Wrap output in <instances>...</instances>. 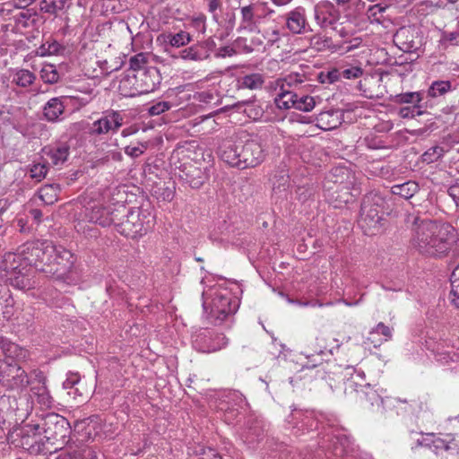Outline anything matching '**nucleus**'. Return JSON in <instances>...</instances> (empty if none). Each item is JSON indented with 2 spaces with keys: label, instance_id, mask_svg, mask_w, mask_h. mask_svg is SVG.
<instances>
[{
  "label": "nucleus",
  "instance_id": "c85d7f7f",
  "mask_svg": "<svg viewBox=\"0 0 459 459\" xmlns=\"http://www.w3.org/2000/svg\"><path fill=\"white\" fill-rule=\"evenodd\" d=\"M35 247H37V251L35 252L37 255L39 266L36 269L39 271V268L41 265H45L46 263L52 258L56 251V246L49 240H35Z\"/></svg>",
  "mask_w": 459,
  "mask_h": 459
},
{
  "label": "nucleus",
  "instance_id": "7c9ffc66",
  "mask_svg": "<svg viewBox=\"0 0 459 459\" xmlns=\"http://www.w3.org/2000/svg\"><path fill=\"white\" fill-rule=\"evenodd\" d=\"M208 53L204 47L200 45H193L189 48L181 49L176 56L183 60L201 61L208 57Z\"/></svg>",
  "mask_w": 459,
  "mask_h": 459
},
{
  "label": "nucleus",
  "instance_id": "8fccbe9b",
  "mask_svg": "<svg viewBox=\"0 0 459 459\" xmlns=\"http://www.w3.org/2000/svg\"><path fill=\"white\" fill-rule=\"evenodd\" d=\"M310 45L313 48H315L317 51H325L331 48L332 39L328 37L314 35L310 39Z\"/></svg>",
  "mask_w": 459,
  "mask_h": 459
},
{
  "label": "nucleus",
  "instance_id": "20e7f679",
  "mask_svg": "<svg viewBox=\"0 0 459 459\" xmlns=\"http://www.w3.org/2000/svg\"><path fill=\"white\" fill-rule=\"evenodd\" d=\"M203 307L208 318L215 325H221L229 316L235 314L239 300L222 285L210 287L203 292Z\"/></svg>",
  "mask_w": 459,
  "mask_h": 459
},
{
  "label": "nucleus",
  "instance_id": "69168bd1",
  "mask_svg": "<svg viewBox=\"0 0 459 459\" xmlns=\"http://www.w3.org/2000/svg\"><path fill=\"white\" fill-rule=\"evenodd\" d=\"M223 26L225 27L228 33L232 31L236 23L235 13L232 11L225 13L223 16Z\"/></svg>",
  "mask_w": 459,
  "mask_h": 459
},
{
  "label": "nucleus",
  "instance_id": "a211bd4d",
  "mask_svg": "<svg viewBox=\"0 0 459 459\" xmlns=\"http://www.w3.org/2000/svg\"><path fill=\"white\" fill-rule=\"evenodd\" d=\"M356 393L357 399L361 402H366L370 405H377L383 403V400L380 394L374 389L370 384H362L353 379L345 384V393L352 394Z\"/></svg>",
  "mask_w": 459,
  "mask_h": 459
},
{
  "label": "nucleus",
  "instance_id": "774afa93",
  "mask_svg": "<svg viewBox=\"0 0 459 459\" xmlns=\"http://www.w3.org/2000/svg\"><path fill=\"white\" fill-rule=\"evenodd\" d=\"M197 459H222L221 455L213 448H206L202 451Z\"/></svg>",
  "mask_w": 459,
  "mask_h": 459
},
{
  "label": "nucleus",
  "instance_id": "7ed1b4c3",
  "mask_svg": "<svg viewBox=\"0 0 459 459\" xmlns=\"http://www.w3.org/2000/svg\"><path fill=\"white\" fill-rule=\"evenodd\" d=\"M219 156L227 164L241 169L255 167L264 159V149L256 139L248 134L237 140H226L219 147Z\"/></svg>",
  "mask_w": 459,
  "mask_h": 459
},
{
  "label": "nucleus",
  "instance_id": "5fc2aeb1",
  "mask_svg": "<svg viewBox=\"0 0 459 459\" xmlns=\"http://www.w3.org/2000/svg\"><path fill=\"white\" fill-rule=\"evenodd\" d=\"M263 38L265 39V48H271L281 40V33L277 27L273 28L271 30H265L263 33Z\"/></svg>",
  "mask_w": 459,
  "mask_h": 459
},
{
  "label": "nucleus",
  "instance_id": "bb28decb",
  "mask_svg": "<svg viewBox=\"0 0 459 459\" xmlns=\"http://www.w3.org/2000/svg\"><path fill=\"white\" fill-rule=\"evenodd\" d=\"M4 356L10 362L14 359L24 357V351L16 343L9 339L0 336V356Z\"/></svg>",
  "mask_w": 459,
  "mask_h": 459
},
{
  "label": "nucleus",
  "instance_id": "052dcab7",
  "mask_svg": "<svg viewBox=\"0 0 459 459\" xmlns=\"http://www.w3.org/2000/svg\"><path fill=\"white\" fill-rule=\"evenodd\" d=\"M341 77H344L346 79H357L359 78L363 74V70L359 66H351L347 68H343L340 70Z\"/></svg>",
  "mask_w": 459,
  "mask_h": 459
},
{
  "label": "nucleus",
  "instance_id": "0eeeda50",
  "mask_svg": "<svg viewBox=\"0 0 459 459\" xmlns=\"http://www.w3.org/2000/svg\"><path fill=\"white\" fill-rule=\"evenodd\" d=\"M385 199L377 193L367 194L361 203L359 225L366 235H375L381 228Z\"/></svg>",
  "mask_w": 459,
  "mask_h": 459
},
{
  "label": "nucleus",
  "instance_id": "39448f33",
  "mask_svg": "<svg viewBox=\"0 0 459 459\" xmlns=\"http://www.w3.org/2000/svg\"><path fill=\"white\" fill-rule=\"evenodd\" d=\"M161 76L156 67H150L145 72L126 73L120 80L118 91L126 98H134L154 91L160 84Z\"/></svg>",
  "mask_w": 459,
  "mask_h": 459
},
{
  "label": "nucleus",
  "instance_id": "f704fd0d",
  "mask_svg": "<svg viewBox=\"0 0 459 459\" xmlns=\"http://www.w3.org/2000/svg\"><path fill=\"white\" fill-rule=\"evenodd\" d=\"M36 75L27 69L16 70L13 74L12 82L22 88H27L34 83Z\"/></svg>",
  "mask_w": 459,
  "mask_h": 459
},
{
  "label": "nucleus",
  "instance_id": "13d9d810",
  "mask_svg": "<svg viewBox=\"0 0 459 459\" xmlns=\"http://www.w3.org/2000/svg\"><path fill=\"white\" fill-rule=\"evenodd\" d=\"M171 108V104L169 101H159L148 108L150 116H159Z\"/></svg>",
  "mask_w": 459,
  "mask_h": 459
},
{
  "label": "nucleus",
  "instance_id": "bf43d9fd",
  "mask_svg": "<svg viewBox=\"0 0 459 459\" xmlns=\"http://www.w3.org/2000/svg\"><path fill=\"white\" fill-rule=\"evenodd\" d=\"M314 188L309 186H301L297 188L296 194L301 203H306L314 195Z\"/></svg>",
  "mask_w": 459,
  "mask_h": 459
},
{
  "label": "nucleus",
  "instance_id": "ea45409f",
  "mask_svg": "<svg viewBox=\"0 0 459 459\" xmlns=\"http://www.w3.org/2000/svg\"><path fill=\"white\" fill-rule=\"evenodd\" d=\"M387 9V5H382L381 4H377L373 5L368 6L367 9V17L371 23H382L384 21V13Z\"/></svg>",
  "mask_w": 459,
  "mask_h": 459
},
{
  "label": "nucleus",
  "instance_id": "58836bf2",
  "mask_svg": "<svg viewBox=\"0 0 459 459\" xmlns=\"http://www.w3.org/2000/svg\"><path fill=\"white\" fill-rule=\"evenodd\" d=\"M423 93L420 91H408L394 96V101L398 104L420 105Z\"/></svg>",
  "mask_w": 459,
  "mask_h": 459
},
{
  "label": "nucleus",
  "instance_id": "de8ad7c7",
  "mask_svg": "<svg viewBox=\"0 0 459 459\" xmlns=\"http://www.w3.org/2000/svg\"><path fill=\"white\" fill-rule=\"evenodd\" d=\"M315 105L316 102L313 97L300 92L298 102L294 104L293 108L303 112H309L315 108Z\"/></svg>",
  "mask_w": 459,
  "mask_h": 459
},
{
  "label": "nucleus",
  "instance_id": "864d4df0",
  "mask_svg": "<svg viewBox=\"0 0 459 459\" xmlns=\"http://www.w3.org/2000/svg\"><path fill=\"white\" fill-rule=\"evenodd\" d=\"M421 105L403 107L399 109V116L403 118H413L423 114Z\"/></svg>",
  "mask_w": 459,
  "mask_h": 459
},
{
  "label": "nucleus",
  "instance_id": "09e8293b",
  "mask_svg": "<svg viewBox=\"0 0 459 459\" xmlns=\"http://www.w3.org/2000/svg\"><path fill=\"white\" fill-rule=\"evenodd\" d=\"M48 168L44 163H35L29 169V175L35 182H40L48 174Z\"/></svg>",
  "mask_w": 459,
  "mask_h": 459
},
{
  "label": "nucleus",
  "instance_id": "423d86ee",
  "mask_svg": "<svg viewBox=\"0 0 459 459\" xmlns=\"http://www.w3.org/2000/svg\"><path fill=\"white\" fill-rule=\"evenodd\" d=\"M115 229L128 238H137L145 235L154 225V215L149 210L126 207V213L118 216Z\"/></svg>",
  "mask_w": 459,
  "mask_h": 459
},
{
  "label": "nucleus",
  "instance_id": "6e6d98bb",
  "mask_svg": "<svg viewBox=\"0 0 459 459\" xmlns=\"http://www.w3.org/2000/svg\"><path fill=\"white\" fill-rule=\"evenodd\" d=\"M397 402L407 403L409 405V407L405 408V409L407 411H409L411 414L419 413L423 408L422 402L420 401V399L417 397L411 398V399L397 398Z\"/></svg>",
  "mask_w": 459,
  "mask_h": 459
},
{
  "label": "nucleus",
  "instance_id": "412c9836",
  "mask_svg": "<svg viewBox=\"0 0 459 459\" xmlns=\"http://www.w3.org/2000/svg\"><path fill=\"white\" fill-rule=\"evenodd\" d=\"M286 26L293 34H304L312 31L303 7H297L287 14Z\"/></svg>",
  "mask_w": 459,
  "mask_h": 459
},
{
  "label": "nucleus",
  "instance_id": "72a5a7b5",
  "mask_svg": "<svg viewBox=\"0 0 459 459\" xmlns=\"http://www.w3.org/2000/svg\"><path fill=\"white\" fill-rule=\"evenodd\" d=\"M295 97V91L281 86V91L274 99L275 105L280 109H290L294 108L292 98Z\"/></svg>",
  "mask_w": 459,
  "mask_h": 459
},
{
  "label": "nucleus",
  "instance_id": "dca6fc26",
  "mask_svg": "<svg viewBox=\"0 0 459 459\" xmlns=\"http://www.w3.org/2000/svg\"><path fill=\"white\" fill-rule=\"evenodd\" d=\"M126 213V206L119 204L117 207H104L94 205L86 213L89 221L99 224L102 227H108L116 224L118 221V216H123Z\"/></svg>",
  "mask_w": 459,
  "mask_h": 459
},
{
  "label": "nucleus",
  "instance_id": "c9c22d12",
  "mask_svg": "<svg viewBox=\"0 0 459 459\" xmlns=\"http://www.w3.org/2000/svg\"><path fill=\"white\" fill-rule=\"evenodd\" d=\"M453 90L450 81H434L427 91V96L429 98H437L444 96Z\"/></svg>",
  "mask_w": 459,
  "mask_h": 459
},
{
  "label": "nucleus",
  "instance_id": "3c124183",
  "mask_svg": "<svg viewBox=\"0 0 459 459\" xmlns=\"http://www.w3.org/2000/svg\"><path fill=\"white\" fill-rule=\"evenodd\" d=\"M192 40L191 35L186 31H179L169 38V44L172 47L179 48L188 44Z\"/></svg>",
  "mask_w": 459,
  "mask_h": 459
},
{
  "label": "nucleus",
  "instance_id": "2eb2a0df",
  "mask_svg": "<svg viewBox=\"0 0 459 459\" xmlns=\"http://www.w3.org/2000/svg\"><path fill=\"white\" fill-rule=\"evenodd\" d=\"M124 124V116L120 111L108 109L101 117L94 121L90 128L91 135H101L108 133L115 134Z\"/></svg>",
  "mask_w": 459,
  "mask_h": 459
},
{
  "label": "nucleus",
  "instance_id": "ddd939ff",
  "mask_svg": "<svg viewBox=\"0 0 459 459\" xmlns=\"http://www.w3.org/2000/svg\"><path fill=\"white\" fill-rule=\"evenodd\" d=\"M338 6L329 0L319 1L314 6V20L322 30H336L342 16Z\"/></svg>",
  "mask_w": 459,
  "mask_h": 459
},
{
  "label": "nucleus",
  "instance_id": "9d476101",
  "mask_svg": "<svg viewBox=\"0 0 459 459\" xmlns=\"http://www.w3.org/2000/svg\"><path fill=\"white\" fill-rule=\"evenodd\" d=\"M0 383L10 390L22 392L30 384L26 371L16 362H4L0 366Z\"/></svg>",
  "mask_w": 459,
  "mask_h": 459
},
{
  "label": "nucleus",
  "instance_id": "393cba45",
  "mask_svg": "<svg viewBox=\"0 0 459 459\" xmlns=\"http://www.w3.org/2000/svg\"><path fill=\"white\" fill-rule=\"evenodd\" d=\"M32 394L37 398V402L44 407L49 408L52 405L53 399L46 385V377L39 375V378L30 381Z\"/></svg>",
  "mask_w": 459,
  "mask_h": 459
},
{
  "label": "nucleus",
  "instance_id": "aec40b11",
  "mask_svg": "<svg viewBox=\"0 0 459 459\" xmlns=\"http://www.w3.org/2000/svg\"><path fill=\"white\" fill-rule=\"evenodd\" d=\"M241 19L237 29L238 32H259L258 24L262 16L258 13V7L248 4L240 8Z\"/></svg>",
  "mask_w": 459,
  "mask_h": 459
},
{
  "label": "nucleus",
  "instance_id": "5701e85b",
  "mask_svg": "<svg viewBox=\"0 0 459 459\" xmlns=\"http://www.w3.org/2000/svg\"><path fill=\"white\" fill-rule=\"evenodd\" d=\"M66 96L54 97L44 105L43 116L47 121L56 123L63 119L65 113Z\"/></svg>",
  "mask_w": 459,
  "mask_h": 459
},
{
  "label": "nucleus",
  "instance_id": "a878e982",
  "mask_svg": "<svg viewBox=\"0 0 459 459\" xmlns=\"http://www.w3.org/2000/svg\"><path fill=\"white\" fill-rule=\"evenodd\" d=\"M234 107L238 111L245 113L247 117L253 120L261 119L264 113V108L262 103L255 99L238 101L234 105Z\"/></svg>",
  "mask_w": 459,
  "mask_h": 459
},
{
  "label": "nucleus",
  "instance_id": "9b49d317",
  "mask_svg": "<svg viewBox=\"0 0 459 459\" xmlns=\"http://www.w3.org/2000/svg\"><path fill=\"white\" fill-rule=\"evenodd\" d=\"M35 240L28 241L21 245L15 252H8L4 255L5 264L10 269H15V266H24V268L38 267L39 262L36 252Z\"/></svg>",
  "mask_w": 459,
  "mask_h": 459
},
{
  "label": "nucleus",
  "instance_id": "680f3d73",
  "mask_svg": "<svg viewBox=\"0 0 459 459\" xmlns=\"http://www.w3.org/2000/svg\"><path fill=\"white\" fill-rule=\"evenodd\" d=\"M147 147L146 143H140L138 146L128 145L125 148V153L132 158H137L145 152Z\"/></svg>",
  "mask_w": 459,
  "mask_h": 459
},
{
  "label": "nucleus",
  "instance_id": "338daca9",
  "mask_svg": "<svg viewBox=\"0 0 459 459\" xmlns=\"http://www.w3.org/2000/svg\"><path fill=\"white\" fill-rule=\"evenodd\" d=\"M46 42H47V47H48L49 56L59 55L60 53H62L65 50V47L55 39L47 40Z\"/></svg>",
  "mask_w": 459,
  "mask_h": 459
},
{
  "label": "nucleus",
  "instance_id": "603ef678",
  "mask_svg": "<svg viewBox=\"0 0 459 459\" xmlns=\"http://www.w3.org/2000/svg\"><path fill=\"white\" fill-rule=\"evenodd\" d=\"M349 7V14L355 18L359 17L363 13L367 14V5L363 0H352L350 4L346 5Z\"/></svg>",
  "mask_w": 459,
  "mask_h": 459
},
{
  "label": "nucleus",
  "instance_id": "49530a36",
  "mask_svg": "<svg viewBox=\"0 0 459 459\" xmlns=\"http://www.w3.org/2000/svg\"><path fill=\"white\" fill-rule=\"evenodd\" d=\"M446 152L442 146H432L423 153L422 160L426 163L436 162L444 156Z\"/></svg>",
  "mask_w": 459,
  "mask_h": 459
},
{
  "label": "nucleus",
  "instance_id": "4be33fe9",
  "mask_svg": "<svg viewBox=\"0 0 459 459\" xmlns=\"http://www.w3.org/2000/svg\"><path fill=\"white\" fill-rule=\"evenodd\" d=\"M70 143L58 141L42 149L49 162L54 166H62L70 155Z\"/></svg>",
  "mask_w": 459,
  "mask_h": 459
},
{
  "label": "nucleus",
  "instance_id": "6ab92c4d",
  "mask_svg": "<svg viewBox=\"0 0 459 459\" xmlns=\"http://www.w3.org/2000/svg\"><path fill=\"white\" fill-rule=\"evenodd\" d=\"M178 178L192 188H200L208 176L195 163L187 162L179 167Z\"/></svg>",
  "mask_w": 459,
  "mask_h": 459
},
{
  "label": "nucleus",
  "instance_id": "a19ab883",
  "mask_svg": "<svg viewBox=\"0 0 459 459\" xmlns=\"http://www.w3.org/2000/svg\"><path fill=\"white\" fill-rule=\"evenodd\" d=\"M40 77L45 83L54 84L59 80V73L54 65L47 64L40 70Z\"/></svg>",
  "mask_w": 459,
  "mask_h": 459
},
{
  "label": "nucleus",
  "instance_id": "1a4fd4ad",
  "mask_svg": "<svg viewBox=\"0 0 459 459\" xmlns=\"http://www.w3.org/2000/svg\"><path fill=\"white\" fill-rule=\"evenodd\" d=\"M73 255L62 247H56L52 258L45 265H41L39 271L47 277L63 279L73 266Z\"/></svg>",
  "mask_w": 459,
  "mask_h": 459
},
{
  "label": "nucleus",
  "instance_id": "6e6552de",
  "mask_svg": "<svg viewBox=\"0 0 459 459\" xmlns=\"http://www.w3.org/2000/svg\"><path fill=\"white\" fill-rule=\"evenodd\" d=\"M323 437L324 443H330L329 448L336 456H343L353 451V440L347 430L340 427L333 420H327Z\"/></svg>",
  "mask_w": 459,
  "mask_h": 459
},
{
  "label": "nucleus",
  "instance_id": "e2e57ef3",
  "mask_svg": "<svg viewBox=\"0 0 459 459\" xmlns=\"http://www.w3.org/2000/svg\"><path fill=\"white\" fill-rule=\"evenodd\" d=\"M346 370L349 371L348 374L351 376V378L348 379L347 383L351 382L353 379L354 381H357L359 383L367 384L366 375L364 371L350 366L346 368Z\"/></svg>",
  "mask_w": 459,
  "mask_h": 459
},
{
  "label": "nucleus",
  "instance_id": "e433bc0d",
  "mask_svg": "<svg viewBox=\"0 0 459 459\" xmlns=\"http://www.w3.org/2000/svg\"><path fill=\"white\" fill-rule=\"evenodd\" d=\"M59 190L57 185H45L39 189V196L45 204L50 205L57 201Z\"/></svg>",
  "mask_w": 459,
  "mask_h": 459
},
{
  "label": "nucleus",
  "instance_id": "f03ea898",
  "mask_svg": "<svg viewBox=\"0 0 459 459\" xmlns=\"http://www.w3.org/2000/svg\"><path fill=\"white\" fill-rule=\"evenodd\" d=\"M456 241V230L450 224L415 218L411 245L421 255L435 258L444 257Z\"/></svg>",
  "mask_w": 459,
  "mask_h": 459
},
{
  "label": "nucleus",
  "instance_id": "a18cd8bd",
  "mask_svg": "<svg viewBox=\"0 0 459 459\" xmlns=\"http://www.w3.org/2000/svg\"><path fill=\"white\" fill-rule=\"evenodd\" d=\"M194 100L204 104H217L218 103V93L215 89H209L207 91L195 92L194 94Z\"/></svg>",
  "mask_w": 459,
  "mask_h": 459
},
{
  "label": "nucleus",
  "instance_id": "37998d69",
  "mask_svg": "<svg viewBox=\"0 0 459 459\" xmlns=\"http://www.w3.org/2000/svg\"><path fill=\"white\" fill-rule=\"evenodd\" d=\"M341 78L340 69L332 68L321 71L317 74V80L322 84H332L338 82Z\"/></svg>",
  "mask_w": 459,
  "mask_h": 459
},
{
  "label": "nucleus",
  "instance_id": "f257e3e1",
  "mask_svg": "<svg viewBox=\"0 0 459 459\" xmlns=\"http://www.w3.org/2000/svg\"><path fill=\"white\" fill-rule=\"evenodd\" d=\"M69 421L57 413H48L38 423L27 424L16 436L24 449L53 453L61 450L70 441Z\"/></svg>",
  "mask_w": 459,
  "mask_h": 459
},
{
  "label": "nucleus",
  "instance_id": "4c0bfd02",
  "mask_svg": "<svg viewBox=\"0 0 459 459\" xmlns=\"http://www.w3.org/2000/svg\"><path fill=\"white\" fill-rule=\"evenodd\" d=\"M68 4L69 0H42L40 10L50 14H56L58 12L64 11Z\"/></svg>",
  "mask_w": 459,
  "mask_h": 459
},
{
  "label": "nucleus",
  "instance_id": "0e129e2a",
  "mask_svg": "<svg viewBox=\"0 0 459 459\" xmlns=\"http://www.w3.org/2000/svg\"><path fill=\"white\" fill-rule=\"evenodd\" d=\"M80 375L77 372H68L66 375V379L63 383V387L65 389L73 388L76 384L80 382Z\"/></svg>",
  "mask_w": 459,
  "mask_h": 459
},
{
  "label": "nucleus",
  "instance_id": "473e14b6",
  "mask_svg": "<svg viewBox=\"0 0 459 459\" xmlns=\"http://www.w3.org/2000/svg\"><path fill=\"white\" fill-rule=\"evenodd\" d=\"M375 334H382L385 337L384 341L387 342L392 338L393 331L389 326L380 322L369 332L367 337V342L373 344L374 347H378L381 345L382 341H375Z\"/></svg>",
  "mask_w": 459,
  "mask_h": 459
},
{
  "label": "nucleus",
  "instance_id": "2f4dec72",
  "mask_svg": "<svg viewBox=\"0 0 459 459\" xmlns=\"http://www.w3.org/2000/svg\"><path fill=\"white\" fill-rule=\"evenodd\" d=\"M150 56L147 53H138L129 59V68L127 73L134 74L140 71L145 72L149 70L151 65H149Z\"/></svg>",
  "mask_w": 459,
  "mask_h": 459
},
{
  "label": "nucleus",
  "instance_id": "b1692460",
  "mask_svg": "<svg viewBox=\"0 0 459 459\" xmlns=\"http://www.w3.org/2000/svg\"><path fill=\"white\" fill-rule=\"evenodd\" d=\"M244 399L240 394L230 393L227 400L219 403V409L224 411V420L230 423L238 415L239 408L243 405Z\"/></svg>",
  "mask_w": 459,
  "mask_h": 459
},
{
  "label": "nucleus",
  "instance_id": "4d7b16f0",
  "mask_svg": "<svg viewBox=\"0 0 459 459\" xmlns=\"http://www.w3.org/2000/svg\"><path fill=\"white\" fill-rule=\"evenodd\" d=\"M443 346L438 343L437 344V347L433 348L432 351L434 352L436 356V359L442 364H447L449 361L453 360V356L455 354H451L448 351H443Z\"/></svg>",
  "mask_w": 459,
  "mask_h": 459
},
{
  "label": "nucleus",
  "instance_id": "f8f14e48",
  "mask_svg": "<svg viewBox=\"0 0 459 459\" xmlns=\"http://www.w3.org/2000/svg\"><path fill=\"white\" fill-rule=\"evenodd\" d=\"M193 346L201 352H215L228 345V339L221 333L211 329H201L193 335Z\"/></svg>",
  "mask_w": 459,
  "mask_h": 459
},
{
  "label": "nucleus",
  "instance_id": "79ce46f5",
  "mask_svg": "<svg viewBox=\"0 0 459 459\" xmlns=\"http://www.w3.org/2000/svg\"><path fill=\"white\" fill-rule=\"evenodd\" d=\"M452 302L459 308V264L453 270L450 276Z\"/></svg>",
  "mask_w": 459,
  "mask_h": 459
},
{
  "label": "nucleus",
  "instance_id": "f3484780",
  "mask_svg": "<svg viewBox=\"0 0 459 459\" xmlns=\"http://www.w3.org/2000/svg\"><path fill=\"white\" fill-rule=\"evenodd\" d=\"M394 45L403 52H416L420 47L418 30L414 26H403L394 35Z\"/></svg>",
  "mask_w": 459,
  "mask_h": 459
},
{
  "label": "nucleus",
  "instance_id": "c756f323",
  "mask_svg": "<svg viewBox=\"0 0 459 459\" xmlns=\"http://www.w3.org/2000/svg\"><path fill=\"white\" fill-rule=\"evenodd\" d=\"M420 191V186L417 182L408 180L403 184L394 185L391 187V193L399 195L404 199H410Z\"/></svg>",
  "mask_w": 459,
  "mask_h": 459
},
{
  "label": "nucleus",
  "instance_id": "cd10ccee",
  "mask_svg": "<svg viewBox=\"0 0 459 459\" xmlns=\"http://www.w3.org/2000/svg\"><path fill=\"white\" fill-rule=\"evenodd\" d=\"M264 83V76L259 73H253L238 76L236 80L238 89L258 90Z\"/></svg>",
  "mask_w": 459,
  "mask_h": 459
},
{
  "label": "nucleus",
  "instance_id": "4468645a",
  "mask_svg": "<svg viewBox=\"0 0 459 459\" xmlns=\"http://www.w3.org/2000/svg\"><path fill=\"white\" fill-rule=\"evenodd\" d=\"M2 268L6 272L7 281L15 289L21 290H34L38 284L34 277L32 268H24V266H15V269H10L5 264V258L3 257Z\"/></svg>",
  "mask_w": 459,
  "mask_h": 459
},
{
  "label": "nucleus",
  "instance_id": "c03bdc74",
  "mask_svg": "<svg viewBox=\"0 0 459 459\" xmlns=\"http://www.w3.org/2000/svg\"><path fill=\"white\" fill-rule=\"evenodd\" d=\"M305 79L306 77L303 74L290 73L283 78L281 87L297 91L299 86L305 82Z\"/></svg>",
  "mask_w": 459,
  "mask_h": 459
}]
</instances>
